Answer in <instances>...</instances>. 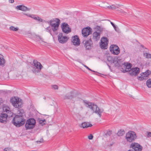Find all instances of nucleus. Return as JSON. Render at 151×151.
I'll return each instance as SVG.
<instances>
[{
	"label": "nucleus",
	"instance_id": "55",
	"mask_svg": "<svg viewBox=\"0 0 151 151\" xmlns=\"http://www.w3.org/2000/svg\"><path fill=\"white\" fill-rule=\"evenodd\" d=\"M124 52H125V50H124Z\"/></svg>",
	"mask_w": 151,
	"mask_h": 151
},
{
	"label": "nucleus",
	"instance_id": "57",
	"mask_svg": "<svg viewBox=\"0 0 151 151\" xmlns=\"http://www.w3.org/2000/svg\"><path fill=\"white\" fill-rule=\"evenodd\" d=\"M98 27V28H100L99 27Z\"/></svg>",
	"mask_w": 151,
	"mask_h": 151
},
{
	"label": "nucleus",
	"instance_id": "46",
	"mask_svg": "<svg viewBox=\"0 0 151 151\" xmlns=\"http://www.w3.org/2000/svg\"><path fill=\"white\" fill-rule=\"evenodd\" d=\"M107 8L112 9L111 5L110 6H107Z\"/></svg>",
	"mask_w": 151,
	"mask_h": 151
},
{
	"label": "nucleus",
	"instance_id": "36",
	"mask_svg": "<svg viewBox=\"0 0 151 151\" xmlns=\"http://www.w3.org/2000/svg\"><path fill=\"white\" fill-rule=\"evenodd\" d=\"M52 88L55 90L58 89V87L57 85H54L52 86Z\"/></svg>",
	"mask_w": 151,
	"mask_h": 151
},
{
	"label": "nucleus",
	"instance_id": "43",
	"mask_svg": "<svg viewBox=\"0 0 151 151\" xmlns=\"http://www.w3.org/2000/svg\"><path fill=\"white\" fill-rule=\"evenodd\" d=\"M112 131H109L107 132V134L109 135H110L111 134H112Z\"/></svg>",
	"mask_w": 151,
	"mask_h": 151
},
{
	"label": "nucleus",
	"instance_id": "3",
	"mask_svg": "<svg viewBox=\"0 0 151 151\" xmlns=\"http://www.w3.org/2000/svg\"><path fill=\"white\" fill-rule=\"evenodd\" d=\"M12 123L16 127H19L24 125L25 123L24 117L16 115L12 121Z\"/></svg>",
	"mask_w": 151,
	"mask_h": 151
},
{
	"label": "nucleus",
	"instance_id": "47",
	"mask_svg": "<svg viewBox=\"0 0 151 151\" xmlns=\"http://www.w3.org/2000/svg\"><path fill=\"white\" fill-rule=\"evenodd\" d=\"M109 21L110 22L111 24V25L112 26H113V25H114V23H113L112 22H111L110 20H109Z\"/></svg>",
	"mask_w": 151,
	"mask_h": 151
},
{
	"label": "nucleus",
	"instance_id": "45",
	"mask_svg": "<svg viewBox=\"0 0 151 151\" xmlns=\"http://www.w3.org/2000/svg\"><path fill=\"white\" fill-rule=\"evenodd\" d=\"M24 14L27 16L28 17H30V14H26V13H24Z\"/></svg>",
	"mask_w": 151,
	"mask_h": 151
},
{
	"label": "nucleus",
	"instance_id": "12",
	"mask_svg": "<svg viewBox=\"0 0 151 151\" xmlns=\"http://www.w3.org/2000/svg\"><path fill=\"white\" fill-rule=\"evenodd\" d=\"M140 72V70L138 67L132 68L129 70V73L132 76H136Z\"/></svg>",
	"mask_w": 151,
	"mask_h": 151
},
{
	"label": "nucleus",
	"instance_id": "40",
	"mask_svg": "<svg viewBox=\"0 0 151 151\" xmlns=\"http://www.w3.org/2000/svg\"><path fill=\"white\" fill-rule=\"evenodd\" d=\"M93 136L92 134H90L88 136V138L89 139H93Z\"/></svg>",
	"mask_w": 151,
	"mask_h": 151
},
{
	"label": "nucleus",
	"instance_id": "15",
	"mask_svg": "<svg viewBox=\"0 0 151 151\" xmlns=\"http://www.w3.org/2000/svg\"><path fill=\"white\" fill-rule=\"evenodd\" d=\"M72 42L75 45L78 46L80 44V41L78 37L75 35L72 38Z\"/></svg>",
	"mask_w": 151,
	"mask_h": 151
},
{
	"label": "nucleus",
	"instance_id": "4",
	"mask_svg": "<svg viewBox=\"0 0 151 151\" xmlns=\"http://www.w3.org/2000/svg\"><path fill=\"white\" fill-rule=\"evenodd\" d=\"M44 22L49 24L50 26L51 27V29L53 32H55L58 29V27L60 23V21L58 18H55V20L54 19L50 21H45Z\"/></svg>",
	"mask_w": 151,
	"mask_h": 151
},
{
	"label": "nucleus",
	"instance_id": "54",
	"mask_svg": "<svg viewBox=\"0 0 151 151\" xmlns=\"http://www.w3.org/2000/svg\"><path fill=\"white\" fill-rule=\"evenodd\" d=\"M115 26H115V25H113V27H115Z\"/></svg>",
	"mask_w": 151,
	"mask_h": 151
},
{
	"label": "nucleus",
	"instance_id": "32",
	"mask_svg": "<svg viewBox=\"0 0 151 151\" xmlns=\"http://www.w3.org/2000/svg\"><path fill=\"white\" fill-rule=\"evenodd\" d=\"M144 55L145 57L147 58H151V54L147 53H144Z\"/></svg>",
	"mask_w": 151,
	"mask_h": 151
},
{
	"label": "nucleus",
	"instance_id": "9",
	"mask_svg": "<svg viewBox=\"0 0 151 151\" xmlns=\"http://www.w3.org/2000/svg\"><path fill=\"white\" fill-rule=\"evenodd\" d=\"M83 43L86 50H90L92 47L93 44L91 38L88 40H83Z\"/></svg>",
	"mask_w": 151,
	"mask_h": 151
},
{
	"label": "nucleus",
	"instance_id": "20",
	"mask_svg": "<svg viewBox=\"0 0 151 151\" xmlns=\"http://www.w3.org/2000/svg\"><path fill=\"white\" fill-rule=\"evenodd\" d=\"M100 38V34L99 32H94L93 34V39L95 41H97Z\"/></svg>",
	"mask_w": 151,
	"mask_h": 151
},
{
	"label": "nucleus",
	"instance_id": "6",
	"mask_svg": "<svg viewBox=\"0 0 151 151\" xmlns=\"http://www.w3.org/2000/svg\"><path fill=\"white\" fill-rule=\"evenodd\" d=\"M36 124L35 120L33 118H30L26 121L25 127L26 130L31 129L34 128Z\"/></svg>",
	"mask_w": 151,
	"mask_h": 151
},
{
	"label": "nucleus",
	"instance_id": "53",
	"mask_svg": "<svg viewBox=\"0 0 151 151\" xmlns=\"http://www.w3.org/2000/svg\"><path fill=\"white\" fill-rule=\"evenodd\" d=\"M43 99H46V97H44L43 98Z\"/></svg>",
	"mask_w": 151,
	"mask_h": 151
},
{
	"label": "nucleus",
	"instance_id": "22",
	"mask_svg": "<svg viewBox=\"0 0 151 151\" xmlns=\"http://www.w3.org/2000/svg\"><path fill=\"white\" fill-rule=\"evenodd\" d=\"M9 109L10 108L8 107H4L3 108V110L4 111L6 112L7 114L10 115V116H12V113Z\"/></svg>",
	"mask_w": 151,
	"mask_h": 151
},
{
	"label": "nucleus",
	"instance_id": "51",
	"mask_svg": "<svg viewBox=\"0 0 151 151\" xmlns=\"http://www.w3.org/2000/svg\"><path fill=\"white\" fill-rule=\"evenodd\" d=\"M121 12H124V11L122 9H121Z\"/></svg>",
	"mask_w": 151,
	"mask_h": 151
},
{
	"label": "nucleus",
	"instance_id": "18",
	"mask_svg": "<svg viewBox=\"0 0 151 151\" xmlns=\"http://www.w3.org/2000/svg\"><path fill=\"white\" fill-rule=\"evenodd\" d=\"M15 9L17 10H20L23 11H29L30 9L23 5L17 6L16 7Z\"/></svg>",
	"mask_w": 151,
	"mask_h": 151
},
{
	"label": "nucleus",
	"instance_id": "52",
	"mask_svg": "<svg viewBox=\"0 0 151 151\" xmlns=\"http://www.w3.org/2000/svg\"><path fill=\"white\" fill-rule=\"evenodd\" d=\"M141 46L142 47H144V46L143 45H141Z\"/></svg>",
	"mask_w": 151,
	"mask_h": 151
},
{
	"label": "nucleus",
	"instance_id": "17",
	"mask_svg": "<svg viewBox=\"0 0 151 151\" xmlns=\"http://www.w3.org/2000/svg\"><path fill=\"white\" fill-rule=\"evenodd\" d=\"M58 40L61 43H64L67 40V37L63 36L62 34H60L58 35Z\"/></svg>",
	"mask_w": 151,
	"mask_h": 151
},
{
	"label": "nucleus",
	"instance_id": "8",
	"mask_svg": "<svg viewBox=\"0 0 151 151\" xmlns=\"http://www.w3.org/2000/svg\"><path fill=\"white\" fill-rule=\"evenodd\" d=\"M101 44H100L101 47L102 49H105L107 48L108 43V40L107 37H103L101 40Z\"/></svg>",
	"mask_w": 151,
	"mask_h": 151
},
{
	"label": "nucleus",
	"instance_id": "24",
	"mask_svg": "<svg viewBox=\"0 0 151 151\" xmlns=\"http://www.w3.org/2000/svg\"><path fill=\"white\" fill-rule=\"evenodd\" d=\"M119 49V47L116 45H112L110 46V50L111 52H112V50L114 51L115 49Z\"/></svg>",
	"mask_w": 151,
	"mask_h": 151
},
{
	"label": "nucleus",
	"instance_id": "1",
	"mask_svg": "<svg viewBox=\"0 0 151 151\" xmlns=\"http://www.w3.org/2000/svg\"><path fill=\"white\" fill-rule=\"evenodd\" d=\"M10 101L14 107L18 108V114L19 115H18L23 117L25 116V114L24 110L21 109L22 106V102L19 101V98H16L15 97H12L10 99Z\"/></svg>",
	"mask_w": 151,
	"mask_h": 151
},
{
	"label": "nucleus",
	"instance_id": "23",
	"mask_svg": "<svg viewBox=\"0 0 151 151\" xmlns=\"http://www.w3.org/2000/svg\"><path fill=\"white\" fill-rule=\"evenodd\" d=\"M151 73V71L148 70H147L145 72L142 73H141L142 76L145 77V78H146V77H148L149 75Z\"/></svg>",
	"mask_w": 151,
	"mask_h": 151
},
{
	"label": "nucleus",
	"instance_id": "35",
	"mask_svg": "<svg viewBox=\"0 0 151 151\" xmlns=\"http://www.w3.org/2000/svg\"><path fill=\"white\" fill-rule=\"evenodd\" d=\"M131 67H132V65L131 64H130V63L127 64V65L126 66V68L128 69L130 68H131Z\"/></svg>",
	"mask_w": 151,
	"mask_h": 151
},
{
	"label": "nucleus",
	"instance_id": "21",
	"mask_svg": "<svg viewBox=\"0 0 151 151\" xmlns=\"http://www.w3.org/2000/svg\"><path fill=\"white\" fill-rule=\"evenodd\" d=\"M30 17L34 19L35 20L38 21L39 22H44V20L40 17L37 16V15L34 14H32L30 15Z\"/></svg>",
	"mask_w": 151,
	"mask_h": 151
},
{
	"label": "nucleus",
	"instance_id": "50",
	"mask_svg": "<svg viewBox=\"0 0 151 151\" xmlns=\"http://www.w3.org/2000/svg\"><path fill=\"white\" fill-rule=\"evenodd\" d=\"M114 29L116 31V27L115 26V27H114Z\"/></svg>",
	"mask_w": 151,
	"mask_h": 151
},
{
	"label": "nucleus",
	"instance_id": "26",
	"mask_svg": "<svg viewBox=\"0 0 151 151\" xmlns=\"http://www.w3.org/2000/svg\"><path fill=\"white\" fill-rule=\"evenodd\" d=\"M112 52H111L113 54L117 55L120 53V49H115L114 51L112 50Z\"/></svg>",
	"mask_w": 151,
	"mask_h": 151
},
{
	"label": "nucleus",
	"instance_id": "48",
	"mask_svg": "<svg viewBox=\"0 0 151 151\" xmlns=\"http://www.w3.org/2000/svg\"><path fill=\"white\" fill-rule=\"evenodd\" d=\"M3 101L1 98H0V104L2 103Z\"/></svg>",
	"mask_w": 151,
	"mask_h": 151
},
{
	"label": "nucleus",
	"instance_id": "13",
	"mask_svg": "<svg viewBox=\"0 0 151 151\" xmlns=\"http://www.w3.org/2000/svg\"><path fill=\"white\" fill-rule=\"evenodd\" d=\"M75 97V94L74 93V91H71L70 92L67 93L63 97L64 99H70L71 100Z\"/></svg>",
	"mask_w": 151,
	"mask_h": 151
},
{
	"label": "nucleus",
	"instance_id": "49",
	"mask_svg": "<svg viewBox=\"0 0 151 151\" xmlns=\"http://www.w3.org/2000/svg\"><path fill=\"white\" fill-rule=\"evenodd\" d=\"M42 41H43V39H42V38H41L40 37L38 36V37Z\"/></svg>",
	"mask_w": 151,
	"mask_h": 151
},
{
	"label": "nucleus",
	"instance_id": "2",
	"mask_svg": "<svg viewBox=\"0 0 151 151\" xmlns=\"http://www.w3.org/2000/svg\"><path fill=\"white\" fill-rule=\"evenodd\" d=\"M83 102L85 104L86 107L90 108L94 113L97 114L100 117H101V113L104 111L103 109H99L97 105L86 100H83Z\"/></svg>",
	"mask_w": 151,
	"mask_h": 151
},
{
	"label": "nucleus",
	"instance_id": "44",
	"mask_svg": "<svg viewBox=\"0 0 151 151\" xmlns=\"http://www.w3.org/2000/svg\"><path fill=\"white\" fill-rule=\"evenodd\" d=\"M9 3H13L14 2V0H9Z\"/></svg>",
	"mask_w": 151,
	"mask_h": 151
},
{
	"label": "nucleus",
	"instance_id": "29",
	"mask_svg": "<svg viewBox=\"0 0 151 151\" xmlns=\"http://www.w3.org/2000/svg\"><path fill=\"white\" fill-rule=\"evenodd\" d=\"M146 84L148 88H151V79H149L147 80Z\"/></svg>",
	"mask_w": 151,
	"mask_h": 151
},
{
	"label": "nucleus",
	"instance_id": "19",
	"mask_svg": "<svg viewBox=\"0 0 151 151\" xmlns=\"http://www.w3.org/2000/svg\"><path fill=\"white\" fill-rule=\"evenodd\" d=\"M92 125L89 123L88 122H85L82 123L80 126V127L83 128H87L88 127H91Z\"/></svg>",
	"mask_w": 151,
	"mask_h": 151
},
{
	"label": "nucleus",
	"instance_id": "28",
	"mask_svg": "<svg viewBox=\"0 0 151 151\" xmlns=\"http://www.w3.org/2000/svg\"><path fill=\"white\" fill-rule=\"evenodd\" d=\"M9 29L14 31H17L18 30L19 28L18 27H15L13 26H11L9 27Z\"/></svg>",
	"mask_w": 151,
	"mask_h": 151
},
{
	"label": "nucleus",
	"instance_id": "14",
	"mask_svg": "<svg viewBox=\"0 0 151 151\" xmlns=\"http://www.w3.org/2000/svg\"><path fill=\"white\" fill-rule=\"evenodd\" d=\"M8 116H10V115L5 114H0V122L6 124L7 122V118Z\"/></svg>",
	"mask_w": 151,
	"mask_h": 151
},
{
	"label": "nucleus",
	"instance_id": "27",
	"mask_svg": "<svg viewBox=\"0 0 151 151\" xmlns=\"http://www.w3.org/2000/svg\"><path fill=\"white\" fill-rule=\"evenodd\" d=\"M5 63V60L3 58H0V65L2 66H4V65Z\"/></svg>",
	"mask_w": 151,
	"mask_h": 151
},
{
	"label": "nucleus",
	"instance_id": "34",
	"mask_svg": "<svg viewBox=\"0 0 151 151\" xmlns=\"http://www.w3.org/2000/svg\"><path fill=\"white\" fill-rule=\"evenodd\" d=\"M107 59L108 61L112 63L113 61V59L111 56H108L107 58Z\"/></svg>",
	"mask_w": 151,
	"mask_h": 151
},
{
	"label": "nucleus",
	"instance_id": "38",
	"mask_svg": "<svg viewBox=\"0 0 151 151\" xmlns=\"http://www.w3.org/2000/svg\"><path fill=\"white\" fill-rule=\"evenodd\" d=\"M43 142V139L42 138L40 139V141H36V142L37 143H42Z\"/></svg>",
	"mask_w": 151,
	"mask_h": 151
},
{
	"label": "nucleus",
	"instance_id": "25",
	"mask_svg": "<svg viewBox=\"0 0 151 151\" xmlns=\"http://www.w3.org/2000/svg\"><path fill=\"white\" fill-rule=\"evenodd\" d=\"M125 131L124 130L121 129L118 132L117 135L119 136H121L124 135L125 134Z\"/></svg>",
	"mask_w": 151,
	"mask_h": 151
},
{
	"label": "nucleus",
	"instance_id": "41",
	"mask_svg": "<svg viewBox=\"0 0 151 151\" xmlns=\"http://www.w3.org/2000/svg\"><path fill=\"white\" fill-rule=\"evenodd\" d=\"M45 119L43 120H39V122L40 124H42L44 122H45Z\"/></svg>",
	"mask_w": 151,
	"mask_h": 151
},
{
	"label": "nucleus",
	"instance_id": "11",
	"mask_svg": "<svg viewBox=\"0 0 151 151\" xmlns=\"http://www.w3.org/2000/svg\"><path fill=\"white\" fill-rule=\"evenodd\" d=\"M130 147L134 149V151H142V149L141 145L136 143H132Z\"/></svg>",
	"mask_w": 151,
	"mask_h": 151
},
{
	"label": "nucleus",
	"instance_id": "16",
	"mask_svg": "<svg viewBox=\"0 0 151 151\" xmlns=\"http://www.w3.org/2000/svg\"><path fill=\"white\" fill-rule=\"evenodd\" d=\"M90 29H91L90 27H88L83 29L82 31L83 36L84 37H87L90 34Z\"/></svg>",
	"mask_w": 151,
	"mask_h": 151
},
{
	"label": "nucleus",
	"instance_id": "39",
	"mask_svg": "<svg viewBox=\"0 0 151 151\" xmlns=\"http://www.w3.org/2000/svg\"><path fill=\"white\" fill-rule=\"evenodd\" d=\"M11 149L10 148L6 147L4 149V151H10Z\"/></svg>",
	"mask_w": 151,
	"mask_h": 151
},
{
	"label": "nucleus",
	"instance_id": "37",
	"mask_svg": "<svg viewBox=\"0 0 151 151\" xmlns=\"http://www.w3.org/2000/svg\"><path fill=\"white\" fill-rule=\"evenodd\" d=\"M83 65L84 66V67H85L87 69H88L89 70H90L91 71H92L94 72H95L93 70L91 69H90V68H89L88 66H87L86 65L83 64Z\"/></svg>",
	"mask_w": 151,
	"mask_h": 151
},
{
	"label": "nucleus",
	"instance_id": "5",
	"mask_svg": "<svg viewBox=\"0 0 151 151\" xmlns=\"http://www.w3.org/2000/svg\"><path fill=\"white\" fill-rule=\"evenodd\" d=\"M31 67L33 73L36 74L41 71L43 66L39 62L34 60L33 63L31 64Z\"/></svg>",
	"mask_w": 151,
	"mask_h": 151
},
{
	"label": "nucleus",
	"instance_id": "10",
	"mask_svg": "<svg viewBox=\"0 0 151 151\" xmlns=\"http://www.w3.org/2000/svg\"><path fill=\"white\" fill-rule=\"evenodd\" d=\"M61 27L63 32L68 34L71 31L68 24L65 23H63L61 25Z\"/></svg>",
	"mask_w": 151,
	"mask_h": 151
},
{
	"label": "nucleus",
	"instance_id": "30",
	"mask_svg": "<svg viewBox=\"0 0 151 151\" xmlns=\"http://www.w3.org/2000/svg\"><path fill=\"white\" fill-rule=\"evenodd\" d=\"M51 26H49L45 28V30L48 32H49L50 33V34L51 35Z\"/></svg>",
	"mask_w": 151,
	"mask_h": 151
},
{
	"label": "nucleus",
	"instance_id": "33",
	"mask_svg": "<svg viewBox=\"0 0 151 151\" xmlns=\"http://www.w3.org/2000/svg\"><path fill=\"white\" fill-rule=\"evenodd\" d=\"M141 76H138L137 77V79L140 81H142L146 79V78H145V77H144L143 76H142V75L141 74V73L140 74Z\"/></svg>",
	"mask_w": 151,
	"mask_h": 151
},
{
	"label": "nucleus",
	"instance_id": "42",
	"mask_svg": "<svg viewBox=\"0 0 151 151\" xmlns=\"http://www.w3.org/2000/svg\"><path fill=\"white\" fill-rule=\"evenodd\" d=\"M147 137H151V132H148L147 135Z\"/></svg>",
	"mask_w": 151,
	"mask_h": 151
},
{
	"label": "nucleus",
	"instance_id": "56",
	"mask_svg": "<svg viewBox=\"0 0 151 151\" xmlns=\"http://www.w3.org/2000/svg\"><path fill=\"white\" fill-rule=\"evenodd\" d=\"M81 109H83V107H81Z\"/></svg>",
	"mask_w": 151,
	"mask_h": 151
},
{
	"label": "nucleus",
	"instance_id": "31",
	"mask_svg": "<svg viewBox=\"0 0 151 151\" xmlns=\"http://www.w3.org/2000/svg\"><path fill=\"white\" fill-rule=\"evenodd\" d=\"M120 6V5L113 4V5H111L112 9L114 10L115 9L118 8H119V7Z\"/></svg>",
	"mask_w": 151,
	"mask_h": 151
},
{
	"label": "nucleus",
	"instance_id": "7",
	"mask_svg": "<svg viewBox=\"0 0 151 151\" xmlns=\"http://www.w3.org/2000/svg\"><path fill=\"white\" fill-rule=\"evenodd\" d=\"M136 133L132 131H130L126 134V139L127 142H131L134 141L137 138Z\"/></svg>",
	"mask_w": 151,
	"mask_h": 151
}]
</instances>
